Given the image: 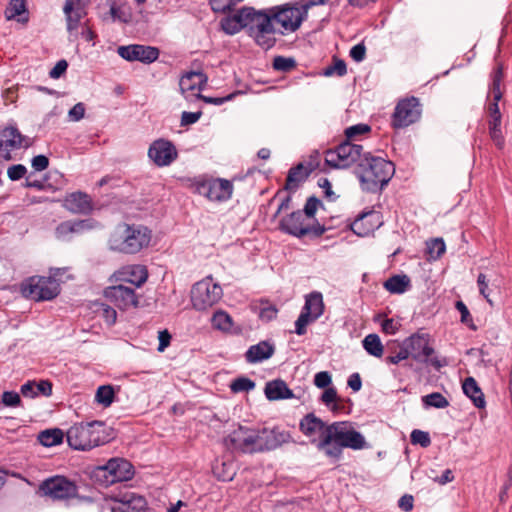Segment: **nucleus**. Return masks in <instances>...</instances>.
Instances as JSON below:
<instances>
[{
	"instance_id": "nucleus-46",
	"label": "nucleus",
	"mask_w": 512,
	"mask_h": 512,
	"mask_svg": "<svg viewBox=\"0 0 512 512\" xmlns=\"http://www.w3.org/2000/svg\"><path fill=\"white\" fill-rule=\"evenodd\" d=\"M255 382L248 377H238L230 385L234 393L248 392L255 388Z\"/></svg>"
},
{
	"instance_id": "nucleus-26",
	"label": "nucleus",
	"mask_w": 512,
	"mask_h": 512,
	"mask_svg": "<svg viewBox=\"0 0 512 512\" xmlns=\"http://www.w3.org/2000/svg\"><path fill=\"white\" fill-rule=\"evenodd\" d=\"M275 353V345L272 341L263 340L251 345L244 354L249 364H257L270 359Z\"/></svg>"
},
{
	"instance_id": "nucleus-41",
	"label": "nucleus",
	"mask_w": 512,
	"mask_h": 512,
	"mask_svg": "<svg viewBox=\"0 0 512 512\" xmlns=\"http://www.w3.org/2000/svg\"><path fill=\"white\" fill-rule=\"evenodd\" d=\"M321 401L334 413L339 412L341 409L339 405L340 398L338 397L337 390L334 387H328L325 389V391L322 393Z\"/></svg>"
},
{
	"instance_id": "nucleus-64",
	"label": "nucleus",
	"mask_w": 512,
	"mask_h": 512,
	"mask_svg": "<svg viewBox=\"0 0 512 512\" xmlns=\"http://www.w3.org/2000/svg\"><path fill=\"white\" fill-rule=\"evenodd\" d=\"M350 57L355 62H362L366 56V47L363 42L354 45L349 52Z\"/></svg>"
},
{
	"instance_id": "nucleus-53",
	"label": "nucleus",
	"mask_w": 512,
	"mask_h": 512,
	"mask_svg": "<svg viewBox=\"0 0 512 512\" xmlns=\"http://www.w3.org/2000/svg\"><path fill=\"white\" fill-rule=\"evenodd\" d=\"M110 13L114 20L117 19L123 23H128L131 20V13L125 5H121V6H116L115 4L111 5Z\"/></svg>"
},
{
	"instance_id": "nucleus-37",
	"label": "nucleus",
	"mask_w": 512,
	"mask_h": 512,
	"mask_svg": "<svg viewBox=\"0 0 512 512\" xmlns=\"http://www.w3.org/2000/svg\"><path fill=\"white\" fill-rule=\"evenodd\" d=\"M64 433L61 429H47L41 431L38 435V440L41 445L45 447H52L62 443Z\"/></svg>"
},
{
	"instance_id": "nucleus-3",
	"label": "nucleus",
	"mask_w": 512,
	"mask_h": 512,
	"mask_svg": "<svg viewBox=\"0 0 512 512\" xmlns=\"http://www.w3.org/2000/svg\"><path fill=\"white\" fill-rule=\"evenodd\" d=\"M66 440L70 448L89 451L111 440L106 425L102 421L75 423L66 431Z\"/></svg>"
},
{
	"instance_id": "nucleus-49",
	"label": "nucleus",
	"mask_w": 512,
	"mask_h": 512,
	"mask_svg": "<svg viewBox=\"0 0 512 512\" xmlns=\"http://www.w3.org/2000/svg\"><path fill=\"white\" fill-rule=\"evenodd\" d=\"M272 65L277 71L288 72L296 66V61L291 57L276 56Z\"/></svg>"
},
{
	"instance_id": "nucleus-12",
	"label": "nucleus",
	"mask_w": 512,
	"mask_h": 512,
	"mask_svg": "<svg viewBox=\"0 0 512 512\" xmlns=\"http://www.w3.org/2000/svg\"><path fill=\"white\" fill-rule=\"evenodd\" d=\"M276 32L277 29L271 18H269V14L260 11L259 15L254 19V24L250 27L248 35L253 38L260 48L267 51L276 44Z\"/></svg>"
},
{
	"instance_id": "nucleus-48",
	"label": "nucleus",
	"mask_w": 512,
	"mask_h": 512,
	"mask_svg": "<svg viewBox=\"0 0 512 512\" xmlns=\"http://www.w3.org/2000/svg\"><path fill=\"white\" fill-rule=\"evenodd\" d=\"M243 0H210L211 9L216 13H225L233 9L238 3Z\"/></svg>"
},
{
	"instance_id": "nucleus-4",
	"label": "nucleus",
	"mask_w": 512,
	"mask_h": 512,
	"mask_svg": "<svg viewBox=\"0 0 512 512\" xmlns=\"http://www.w3.org/2000/svg\"><path fill=\"white\" fill-rule=\"evenodd\" d=\"M151 241V230L144 225L119 224L108 240L109 249L123 254H136Z\"/></svg>"
},
{
	"instance_id": "nucleus-14",
	"label": "nucleus",
	"mask_w": 512,
	"mask_h": 512,
	"mask_svg": "<svg viewBox=\"0 0 512 512\" xmlns=\"http://www.w3.org/2000/svg\"><path fill=\"white\" fill-rule=\"evenodd\" d=\"M224 444L233 451L256 453L257 429L239 425L224 438Z\"/></svg>"
},
{
	"instance_id": "nucleus-10",
	"label": "nucleus",
	"mask_w": 512,
	"mask_h": 512,
	"mask_svg": "<svg viewBox=\"0 0 512 512\" xmlns=\"http://www.w3.org/2000/svg\"><path fill=\"white\" fill-rule=\"evenodd\" d=\"M324 313L323 296L320 292L314 291L305 297V304L300 315L295 321V333L299 336L306 334L307 325L315 322Z\"/></svg>"
},
{
	"instance_id": "nucleus-40",
	"label": "nucleus",
	"mask_w": 512,
	"mask_h": 512,
	"mask_svg": "<svg viewBox=\"0 0 512 512\" xmlns=\"http://www.w3.org/2000/svg\"><path fill=\"white\" fill-rule=\"evenodd\" d=\"M213 473L218 480L224 482L232 481L236 474L231 462L216 463L213 466Z\"/></svg>"
},
{
	"instance_id": "nucleus-45",
	"label": "nucleus",
	"mask_w": 512,
	"mask_h": 512,
	"mask_svg": "<svg viewBox=\"0 0 512 512\" xmlns=\"http://www.w3.org/2000/svg\"><path fill=\"white\" fill-rule=\"evenodd\" d=\"M96 401L104 407L110 406L114 401V390L110 385L99 386L96 395Z\"/></svg>"
},
{
	"instance_id": "nucleus-43",
	"label": "nucleus",
	"mask_w": 512,
	"mask_h": 512,
	"mask_svg": "<svg viewBox=\"0 0 512 512\" xmlns=\"http://www.w3.org/2000/svg\"><path fill=\"white\" fill-rule=\"evenodd\" d=\"M422 403L426 407L443 409L449 406V401L439 392H433L422 397Z\"/></svg>"
},
{
	"instance_id": "nucleus-63",
	"label": "nucleus",
	"mask_w": 512,
	"mask_h": 512,
	"mask_svg": "<svg viewBox=\"0 0 512 512\" xmlns=\"http://www.w3.org/2000/svg\"><path fill=\"white\" fill-rule=\"evenodd\" d=\"M85 115V105L82 102L75 104L68 112V117L70 121L78 122L84 118Z\"/></svg>"
},
{
	"instance_id": "nucleus-21",
	"label": "nucleus",
	"mask_w": 512,
	"mask_h": 512,
	"mask_svg": "<svg viewBox=\"0 0 512 512\" xmlns=\"http://www.w3.org/2000/svg\"><path fill=\"white\" fill-rule=\"evenodd\" d=\"M102 470L105 472V477L109 483L128 481L134 476L133 465L122 458L110 459L102 467Z\"/></svg>"
},
{
	"instance_id": "nucleus-29",
	"label": "nucleus",
	"mask_w": 512,
	"mask_h": 512,
	"mask_svg": "<svg viewBox=\"0 0 512 512\" xmlns=\"http://www.w3.org/2000/svg\"><path fill=\"white\" fill-rule=\"evenodd\" d=\"M503 80V68L498 65L493 69L491 73V83L489 87V95L492 97V101L488 105L489 115L501 113L499 109V101L502 98V92L500 89L501 82Z\"/></svg>"
},
{
	"instance_id": "nucleus-9",
	"label": "nucleus",
	"mask_w": 512,
	"mask_h": 512,
	"mask_svg": "<svg viewBox=\"0 0 512 512\" xmlns=\"http://www.w3.org/2000/svg\"><path fill=\"white\" fill-rule=\"evenodd\" d=\"M422 109L417 97L411 96L399 100L391 116L394 129L406 128L416 123L421 117Z\"/></svg>"
},
{
	"instance_id": "nucleus-7",
	"label": "nucleus",
	"mask_w": 512,
	"mask_h": 512,
	"mask_svg": "<svg viewBox=\"0 0 512 512\" xmlns=\"http://www.w3.org/2000/svg\"><path fill=\"white\" fill-rule=\"evenodd\" d=\"M222 287L213 281L211 275L196 282L191 289V303L194 309L206 311L220 301Z\"/></svg>"
},
{
	"instance_id": "nucleus-56",
	"label": "nucleus",
	"mask_w": 512,
	"mask_h": 512,
	"mask_svg": "<svg viewBox=\"0 0 512 512\" xmlns=\"http://www.w3.org/2000/svg\"><path fill=\"white\" fill-rule=\"evenodd\" d=\"M98 312L101 314L108 325L115 324L117 319V312L114 308L107 304L101 303Z\"/></svg>"
},
{
	"instance_id": "nucleus-23",
	"label": "nucleus",
	"mask_w": 512,
	"mask_h": 512,
	"mask_svg": "<svg viewBox=\"0 0 512 512\" xmlns=\"http://www.w3.org/2000/svg\"><path fill=\"white\" fill-rule=\"evenodd\" d=\"M305 220L306 218L301 210L293 211L281 218L279 229L284 233L301 238L309 233Z\"/></svg>"
},
{
	"instance_id": "nucleus-13",
	"label": "nucleus",
	"mask_w": 512,
	"mask_h": 512,
	"mask_svg": "<svg viewBox=\"0 0 512 512\" xmlns=\"http://www.w3.org/2000/svg\"><path fill=\"white\" fill-rule=\"evenodd\" d=\"M268 14L274 25H280L279 33L283 35L286 32H294L300 27L305 11H302L298 6L287 4L271 8Z\"/></svg>"
},
{
	"instance_id": "nucleus-34",
	"label": "nucleus",
	"mask_w": 512,
	"mask_h": 512,
	"mask_svg": "<svg viewBox=\"0 0 512 512\" xmlns=\"http://www.w3.org/2000/svg\"><path fill=\"white\" fill-rule=\"evenodd\" d=\"M383 287L391 294H403L411 288V280L406 274H396L389 277Z\"/></svg>"
},
{
	"instance_id": "nucleus-19",
	"label": "nucleus",
	"mask_w": 512,
	"mask_h": 512,
	"mask_svg": "<svg viewBox=\"0 0 512 512\" xmlns=\"http://www.w3.org/2000/svg\"><path fill=\"white\" fill-rule=\"evenodd\" d=\"M104 296L120 310L135 308L139 304L135 289L122 284L107 287L104 290Z\"/></svg>"
},
{
	"instance_id": "nucleus-30",
	"label": "nucleus",
	"mask_w": 512,
	"mask_h": 512,
	"mask_svg": "<svg viewBox=\"0 0 512 512\" xmlns=\"http://www.w3.org/2000/svg\"><path fill=\"white\" fill-rule=\"evenodd\" d=\"M118 279L140 287L146 282L148 273L145 266L142 265H130L123 267L122 270L118 271Z\"/></svg>"
},
{
	"instance_id": "nucleus-5",
	"label": "nucleus",
	"mask_w": 512,
	"mask_h": 512,
	"mask_svg": "<svg viewBox=\"0 0 512 512\" xmlns=\"http://www.w3.org/2000/svg\"><path fill=\"white\" fill-rule=\"evenodd\" d=\"M60 269L53 276H32L21 285V292L26 298L34 301H49L60 294V284L56 280Z\"/></svg>"
},
{
	"instance_id": "nucleus-59",
	"label": "nucleus",
	"mask_w": 512,
	"mask_h": 512,
	"mask_svg": "<svg viewBox=\"0 0 512 512\" xmlns=\"http://www.w3.org/2000/svg\"><path fill=\"white\" fill-rule=\"evenodd\" d=\"M313 383L318 388L327 389L332 383L331 374L328 371H320L315 374Z\"/></svg>"
},
{
	"instance_id": "nucleus-32",
	"label": "nucleus",
	"mask_w": 512,
	"mask_h": 512,
	"mask_svg": "<svg viewBox=\"0 0 512 512\" xmlns=\"http://www.w3.org/2000/svg\"><path fill=\"white\" fill-rule=\"evenodd\" d=\"M309 175V172L302 163L292 167L287 175L284 190L288 192H295L300 183L304 182Z\"/></svg>"
},
{
	"instance_id": "nucleus-51",
	"label": "nucleus",
	"mask_w": 512,
	"mask_h": 512,
	"mask_svg": "<svg viewBox=\"0 0 512 512\" xmlns=\"http://www.w3.org/2000/svg\"><path fill=\"white\" fill-rule=\"evenodd\" d=\"M26 12L25 0H10L9 7L6 9L7 18L19 17Z\"/></svg>"
},
{
	"instance_id": "nucleus-22",
	"label": "nucleus",
	"mask_w": 512,
	"mask_h": 512,
	"mask_svg": "<svg viewBox=\"0 0 512 512\" xmlns=\"http://www.w3.org/2000/svg\"><path fill=\"white\" fill-rule=\"evenodd\" d=\"M87 0H64L63 13L66 29L70 35L81 26V20L86 16Z\"/></svg>"
},
{
	"instance_id": "nucleus-27",
	"label": "nucleus",
	"mask_w": 512,
	"mask_h": 512,
	"mask_svg": "<svg viewBox=\"0 0 512 512\" xmlns=\"http://www.w3.org/2000/svg\"><path fill=\"white\" fill-rule=\"evenodd\" d=\"M92 227L93 225L88 219L63 221L56 227L55 235L57 239L67 241L71 239V235L81 234Z\"/></svg>"
},
{
	"instance_id": "nucleus-42",
	"label": "nucleus",
	"mask_w": 512,
	"mask_h": 512,
	"mask_svg": "<svg viewBox=\"0 0 512 512\" xmlns=\"http://www.w3.org/2000/svg\"><path fill=\"white\" fill-rule=\"evenodd\" d=\"M374 216L375 214L373 212L361 215L351 224L352 231L359 236H367L370 232L373 231V227H365V224L368 223L369 219Z\"/></svg>"
},
{
	"instance_id": "nucleus-61",
	"label": "nucleus",
	"mask_w": 512,
	"mask_h": 512,
	"mask_svg": "<svg viewBox=\"0 0 512 512\" xmlns=\"http://www.w3.org/2000/svg\"><path fill=\"white\" fill-rule=\"evenodd\" d=\"M370 131L367 124H356L345 129V136L347 140H351L358 135L365 134Z\"/></svg>"
},
{
	"instance_id": "nucleus-24",
	"label": "nucleus",
	"mask_w": 512,
	"mask_h": 512,
	"mask_svg": "<svg viewBox=\"0 0 512 512\" xmlns=\"http://www.w3.org/2000/svg\"><path fill=\"white\" fill-rule=\"evenodd\" d=\"M113 500L119 504L113 510L117 509L120 512H145L147 509L145 497L132 491L120 492Z\"/></svg>"
},
{
	"instance_id": "nucleus-58",
	"label": "nucleus",
	"mask_w": 512,
	"mask_h": 512,
	"mask_svg": "<svg viewBox=\"0 0 512 512\" xmlns=\"http://www.w3.org/2000/svg\"><path fill=\"white\" fill-rule=\"evenodd\" d=\"M2 403L5 407H18L21 404L19 393L15 391H4L2 393Z\"/></svg>"
},
{
	"instance_id": "nucleus-31",
	"label": "nucleus",
	"mask_w": 512,
	"mask_h": 512,
	"mask_svg": "<svg viewBox=\"0 0 512 512\" xmlns=\"http://www.w3.org/2000/svg\"><path fill=\"white\" fill-rule=\"evenodd\" d=\"M265 396L270 401L291 399L294 397L293 391L282 379L269 381L265 385Z\"/></svg>"
},
{
	"instance_id": "nucleus-39",
	"label": "nucleus",
	"mask_w": 512,
	"mask_h": 512,
	"mask_svg": "<svg viewBox=\"0 0 512 512\" xmlns=\"http://www.w3.org/2000/svg\"><path fill=\"white\" fill-rule=\"evenodd\" d=\"M0 138L6 143V146H10L14 150L19 149L22 146V135L16 127H7L1 134Z\"/></svg>"
},
{
	"instance_id": "nucleus-36",
	"label": "nucleus",
	"mask_w": 512,
	"mask_h": 512,
	"mask_svg": "<svg viewBox=\"0 0 512 512\" xmlns=\"http://www.w3.org/2000/svg\"><path fill=\"white\" fill-rule=\"evenodd\" d=\"M212 327L216 330L229 333L232 331L233 319L224 310H217L211 318Z\"/></svg>"
},
{
	"instance_id": "nucleus-33",
	"label": "nucleus",
	"mask_w": 512,
	"mask_h": 512,
	"mask_svg": "<svg viewBox=\"0 0 512 512\" xmlns=\"http://www.w3.org/2000/svg\"><path fill=\"white\" fill-rule=\"evenodd\" d=\"M462 389L464 394L472 400L475 407H485L486 402L484 394L473 377H468L464 380Z\"/></svg>"
},
{
	"instance_id": "nucleus-1",
	"label": "nucleus",
	"mask_w": 512,
	"mask_h": 512,
	"mask_svg": "<svg viewBox=\"0 0 512 512\" xmlns=\"http://www.w3.org/2000/svg\"><path fill=\"white\" fill-rule=\"evenodd\" d=\"M369 447L364 435L355 429L349 421H335L330 423L327 437L318 444V450L333 461L342 458L343 450H362Z\"/></svg>"
},
{
	"instance_id": "nucleus-18",
	"label": "nucleus",
	"mask_w": 512,
	"mask_h": 512,
	"mask_svg": "<svg viewBox=\"0 0 512 512\" xmlns=\"http://www.w3.org/2000/svg\"><path fill=\"white\" fill-rule=\"evenodd\" d=\"M329 429L330 424L324 422L314 413L306 414L299 422V430L310 439L317 449L318 444L327 437Z\"/></svg>"
},
{
	"instance_id": "nucleus-57",
	"label": "nucleus",
	"mask_w": 512,
	"mask_h": 512,
	"mask_svg": "<svg viewBox=\"0 0 512 512\" xmlns=\"http://www.w3.org/2000/svg\"><path fill=\"white\" fill-rule=\"evenodd\" d=\"M409 357H410L409 352L407 350L405 343L403 342L402 346L400 347V350L396 354L387 356L385 358V363L397 365L400 362L407 360Z\"/></svg>"
},
{
	"instance_id": "nucleus-28",
	"label": "nucleus",
	"mask_w": 512,
	"mask_h": 512,
	"mask_svg": "<svg viewBox=\"0 0 512 512\" xmlns=\"http://www.w3.org/2000/svg\"><path fill=\"white\" fill-rule=\"evenodd\" d=\"M204 80V74L201 72L191 71L184 74L179 81L181 93L187 99L201 96V84Z\"/></svg>"
},
{
	"instance_id": "nucleus-25",
	"label": "nucleus",
	"mask_w": 512,
	"mask_h": 512,
	"mask_svg": "<svg viewBox=\"0 0 512 512\" xmlns=\"http://www.w3.org/2000/svg\"><path fill=\"white\" fill-rule=\"evenodd\" d=\"M63 207L73 214L88 215L93 210V203L87 193L77 191L64 198Z\"/></svg>"
},
{
	"instance_id": "nucleus-38",
	"label": "nucleus",
	"mask_w": 512,
	"mask_h": 512,
	"mask_svg": "<svg viewBox=\"0 0 512 512\" xmlns=\"http://www.w3.org/2000/svg\"><path fill=\"white\" fill-rule=\"evenodd\" d=\"M365 351L374 357L380 358L383 355L384 347L377 334H368L362 341Z\"/></svg>"
},
{
	"instance_id": "nucleus-54",
	"label": "nucleus",
	"mask_w": 512,
	"mask_h": 512,
	"mask_svg": "<svg viewBox=\"0 0 512 512\" xmlns=\"http://www.w3.org/2000/svg\"><path fill=\"white\" fill-rule=\"evenodd\" d=\"M410 439L412 444H419L423 448H426L431 444L429 433L418 429L411 432Z\"/></svg>"
},
{
	"instance_id": "nucleus-2",
	"label": "nucleus",
	"mask_w": 512,
	"mask_h": 512,
	"mask_svg": "<svg viewBox=\"0 0 512 512\" xmlns=\"http://www.w3.org/2000/svg\"><path fill=\"white\" fill-rule=\"evenodd\" d=\"M354 172L362 190L376 193L389 183L395 173V166L391 161L367 152L361 162L356 165Z\"/></svg>"
},
{
	"instance_id": "nucleus-35",
	"label": "nucleus",
	"mask_w": 512,
	"mask_h": 512,
	"mask_svg": "<svg viewBox=\"0 0 512 512\" xmlns=\"http://www.w3.org/2000/svg\"><path fill=\"white\" fill-rule=\"evenodd\" d=\"M259 13L260 11H256L252 7H243L232 14L231 17L237 25H241V30L246 28L249 32L250 27L254 24V19Z\"/></svg>"
},
{
	"instance_id": "nucleus-8",
	"label": "nucleus",
	"mask_w": 512,
	"mask_h": 512,
	"mask_svg": "<svg viewBox=\"0 0 512 512\" xmlns=\"http://www.w3.org/2000/svg\"><path fill=\"white\" fill-rule=\"evenodd\" d=\"M364 154L362 145L345 140L335 149L327 150L325 161L330 167L344 169L355 163L358 165Z\"/></svg>"
},
{
	"instance_id": "nucleus-15",
	"label": "nucleus",
	"mask_w": 512,
	"mask_h": 512,
	"mask_svg": "<svg viewBox=\"0 0 512 512\" xmlns=\"http://www.w3.org/2000/svg\"><path fill=\"white\" fill-rule=\"evenodd\" d=\"M292 442L290 432L280 426L257 429L256 453L272 451Z\"/></svg>"
},
{
	"instance_id": "nucleus-11",
	"label": "nucleus",
	"mask_w": 512,
	"mask_h": 512,
	"mask_svg": "<svg viewBox=\"0 0 512 512\" xmlns=\"http://www.w3.org/2000/svg\"><path fill=\"white\" fill-rule=\"evenodd\" d=\"M44 495L53 500L68 501L78 497V486L65 476H53L44 480L40 485Z\"/></svg>"
},
{
	"instance_id": "nucleus-44",
	"label": "nucleus",
	"mask_w": 512,
	"mask_h": 512,
	"mask_svg": "<svg viewBox=\"0 0 512 512\" xmlns=\"http://www.w3.org/2000/svg\"><path fill=\"white\" fill-rule=\"evenodd\" d=\"M446 250L445 242L442 238H434L427 242V253L429 259H439Z\"/></svg>"
},
{
	"instance_id": "nucleus-6",
	"label": "nucleus",
	"mask_w": 512,
	"mask_h": 512,
	"mask_svg": "<svg viewBox=\"0 0 512 512\" xmlns=\"http://www.w3.org/2000/svg\"><path fill=\"white\" fill-rule=\"evenodd\" d=\"M404 343L409 356L417 362L429 363L437 370L448 364L445 358L431 357L434 354V348L430 345V335L427 333L412 334L404 340Z\"/></svg>"
},
{
	"instance_id": "nucleus-62",
	"label": "nucleus",
	"mask_w": 512,
	"mask_h": 512,
	"mask_svg": "<svg viewBox=\"0 0 512 512\" xmlns=\"http://www.w3.org/2000/svg\"><path fill=\"white\" fill-rule=\"evenodd\" d=\"M27 169L22 164H15L8 168L7 175L11 181H18L25 176Z\"/></svg>"
},
{
	"instance_id": "nucleus-60",
	"label": "nucleus",
	"mask_w": 512,
	"mask_h": 512,
	"mask_svg": "<svg viewBox=\"0 0 512 512\" xmlns=\"http://www.w3.org/2000/svg\"><path fill=\"white\" fill-rule=\"evenodd\" d=\"M321 202L320 200L315 197L311 196L307 199L306 204L303 209V214L305 218H313L318 207L320 206Z\"/></svg>"
},
{
	"instance_id": "nucleus-47",
	"label": "nucleus",
	"mask_w": 512,
	"mask_h": 512,
	"mask_svg": "<svg viewBox=\"0 0 512 512\" xmlns=\"http://www.w3.org/2000/svg\"><path fill=\"white\" fill-rule=\"evenodd\" d=\"M278 309L275 305L270 304L268 301H261L258 316L264 322L272 321L277 317Z\"/></svg>"
},
{
	"instance_id": "nucleus-50",
	"label": "nucleus",
	"mask_w": 512,
	"mask_h": 512,
	"mask_svg": "<svg viewBox=\"0 0 512 512\" xmlns=\"http://www.w3.org/2000/svg\"><path fill=\"white\" fill-rule=\"evenodd\" d=\"M347 73V66L344 60L342 59H336L332 65L327 66L324 71L323 75L330 77L333 75L337 76H344Z\"/></svg>"
},
{
	"instance_id": "nucleus-55",
	"label": "nucleus",
	"mask_w": 512,
	"mask_h": 512,
	"mask_svg": "<svg viewBox=\"0 0 512 512\" xmlns=\"http://www.w3.org/2000/svg\"><path fill=\"white\" fill-rule=\"evenodd\" d=\"M221 29L227 35H235L241 31V25H237L231 15H228L220 21Z\"/></svg>"
},
{
	"instance_id": "nucleus-16",
	"label": "nucleus",
	"mask_w": 512,
	"mask_h": 512,
	"mask_svg": "<svg viewBox=\"0 0 512 512\" xmlns=\"http://www.w3.org/2000/svg\"><path fill=\"white\" fill-rule=\"evenodd\" d=\"M148 157L157 167H166L177 159L178 151L172 141L159 138L150 144Z\"/></svg>"
},
{
	"instance_id": "nucleus-20",
	"label": "nucleus",
	"mask_w": 512,
	"mask_h": 512,
	"mask_svg": "<svg viewBox=\"0 0 512 512\" xmlns=\"http://www.w3.org/2000/svg\"><path fill=\"white\" fill-rule=\"evenodd\" d=\"M117 53L121 58L129 62L139 61L144 64H151L158 59L160 52L158 48L153 46L131 44L119 46Z\"/></svg>"
},
{
	"instance_id": "nucleus-52",
	"label": "nucleus",
	"mask_w": 512,
	"mask_h": 512,
	"mask_svg": "<svg viewBox=\"0 0 512 512\" xmlns=\"http://www.w3.org/2000/svg\"><path fill=\"white\" fill-rule=\"evenodd\" d=\"M455 308L461 314V318H460L461 323L467 325L470 329L475 331L477 329V327L475 326V324L473 322V318H472L467 306L465 305V303L463 301L459 300L455 303Z\"/></svg>"
},
{
	"instance_id": "nucleus-17",
	"label": "nucleus",
	"mask_w": 512,
	"mask_h": 512,
	"mask_svg": "<svg viewBox=\"0 0 512 512\" xmlns=\"http://www.w3.org/2000/svg\"><path fill=\"white\" fill-rule=\"evenodd\" d=\"M197 190L211 201L224 202L232 197L233 184L229 180L217 178L200 182Z\"/></svg>"
}]
</instances>
